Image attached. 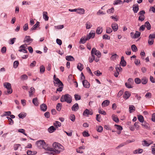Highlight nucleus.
I'll list each match as a JSON object with an SVG mask.
<instances>
[{
  "mask_svg": "<svg viewBox=\"0 0 155 155\" xmlns=\"http://www.w3.org/2000/svg\"><path fill=\"white\" fill-rule=\"evenodd\" d=\"M142 125L146 128H148L149 127V124L146 122H143L142 123Z\"/></svg>",
  "mask_w": 155,
  "mask_h": 155,
  "instance_id": "a19ab883",
  "label": "nucleus"
},
{
  "mask_svg": "<svg viewBox=\"0 0 155 155\" xmlns=\"http://www.w3.org/2000/svg\"><path fill=\"white\" fill-rule=\"evenodd\" d=\"M103 38L104 39L109 40L110 39V37L107 35H104L103 36Z\"/></svg>",
  "mask_w": 155,
  "mask_h": 155,
  "instance_id": "13d9d810",
  "label": "nucleus"
},
{
  "mask_svg": "<svg viewBox=\"0 0 155 155\" xmlns=\"http://www.w3.org/2000/svg\"><path fill=\"white\" fill-rule=\"evenodd\" d=\"M95 35V33H90L88 35H87V38L88 39V40L90 39L91 38H93Z\"/></svg>",
  "mask_w": 155,
  "mask_h": 155,
  "instance_id": "6ab92c4d",
  "label": "nucleus"
},
{
  "mask_svg": "<svg viewBox=\"0 0 155 155\" xmlns=\"http://www.w3.org/2000/svg\"><path fill=\"white\" fill-rule=\"evenodd\" d=\"M106 31L107 33L110 34L112 32V30L111 28L107 27L106 28Z\"/></svg>",
  "mask_w": 155,
  "mask_h": 155,
  "instance_id": "3c124183",
  "label": "nucleus"
},
{
  "mask_svg": "<svg viewBox=\"0 0 155 155\" xmlns=\"http://www.w3.org/2000/svg\"><path fill=\"white\" fill-rule=\"evenodd\" d=\"M139 10V7L138 5H137V6H133V10L134 13H137L138 11Z\"/></svg>",
  "mask_w": 155,
  "mask_h": 155,
  "instance_id": "473e14b6",
  "label": "nucleus"
},
{
  "mask_svg": "<svg viewBox=\"0 0 155 155\" xmlns=\"http://www.w3.org/2000/svg\"><path fill=\"white\" fill-rule=\"evenodd\" d=\"M75 99L76 101L79 100L81 99V96L78 94H75L74 95Z\"/></svg>",
  "mask_w": 155,
  "mask_h": 155,
  "instance_id": "338daca9",
  "label": "nucleus"
},
{
  "mask_svg": "<svg viewBox=\"0 0 155 155\" xmlns=\"http://www.w3.org/2000/svg\"><path fill=\"white\" fill-rule=\"evenodd\" d=\"M4 86L8 90L7 91H4V93L5 94L7 95L12 93V90L10 83L8 82H5L4 84Z\"/></svg>",
  "mask_w": 155,
  "mask_h": 155,
  "instance_id": "20e7f679",
  "label": "nucleus"
},
{
  "mask_svg": "<svg viewBox=\"0 0 155 155\" xmlns=\"http://www.w3.org/2000/svg\"><path fill=\"white\" fill-rule=\"evenodd\" d=\"M120 64L122 66L124 67L126 65V61L124 60V57L122 56L121 57V60L120 62Z\"/></svg>",
  "mask_w": 155,
  "mask_h": 155,
  "instance_id": "f8f14e48",
  "label": "nucleus"
},
{
  "mask_svg": "<svg viewBox=\"0 0 155 155\" xmlns=\"http://www.w3.org/2000/svg\"><path fill=\"white\" fill-rule=\"evenodd\" d=\"M36 144L39 148H43L46 150L51 149L48 145H46V143L43 140H41L38 141L36 142Z\"/></svg>",
  "mask_w": 155,
  "mask_h": 155,
  "instance_id": "f03ea898",
  "label": "nucleus"
},
{
  "mask_svg": "<svg viewBox=\"0 0 155 155\" xmlns=\"http://www.w3.org/2000/svg\"><path fill=\"white\" fill-rule=\"evenodd\" d=\"M115 69L116 71H118V72L121 71L122 69V68L120 67V65L119 64L117 65V66L115 68Z\"/></svg>",
  "mask_w": 155,
  "mask_h": 155,
  "instance_id": "37998d69",
  "label": "nucleus"
},
{
  "mask_svg": "<svg viewBox=\"0 0 155 155\" xmlns=\"http://www.w3.org/2000/svg\"><path fill=\"white\" fill-rule=\"evenodd\" d=\"M131 48L132 51L134 52H136L137 51V49L135 45H133L131 46Z\"/></svg>",
  "mask_w": 155,
  "mask_h": 155,
  "instance_id": "c9c22d12",
  "label": "nucleus"
},
{
  "mask_svg": "<svg viewBox=\"0 0 155 155\" xmlns=\"http://www.w3.org/2000/svg\"><path fill=\"white\" fill-rule=\"evenodd\" d=\"M62 105V104L60 103H58L57 104L56 106V109L58 111H60L61 110Z\"/></svg>",
  "mask_w": 155,
  "mask_h": 155,
  "instance_id": "58836bf2",
  "label": "nucleus"
},
{
  "mask_svg": "<svg viewBox=\"0 0 155 155\" xmlns=\"http://www.w3.org/2000/svg\"><path fill=\"white\" fill-rule=\"evenodd\" d=\"M114 126L116 127L117 129L119 130V131H120L122 130V127L120 125L115 124Z\"/></svg>",
  "mask_w": 155,
  "mask_h": 155,
  "instance_id": "0e129e2a",
  "label": "nucleus"
},
{
  "mask_svg": "<svg viewBox=\"0 0 155 155\" xmlns=\"http://www.w3.org/2000/svg\"><path fill=\"white\" fill-rule=\"evenodd\" d=\"M94 73L97 76H100L102 74V73L100 72V71L99 70H98L97 71H95Z\"/></svg>",
  "mask_w": 155,
  "mask_h": 155,
  "instance_id": "e2e57ef3",
  "label": "nucleus"
},
{
  "mask_svg": "<svg viewBox=\"0 0 155 155\" xmlns=\"http://www.w3.org/2000/svg\"><path fill=\"white\" fill-rule=\"evenodd\" d=\"M148 81V79L146 77H143L141 79V82L142 84H145Z\"/></svg>",
  "mask_w": 155,
  "mask_h": 155,
  "instance_id": "dca6fc26",
  "label": "nucleus"
},
{
  "mask_svg": "<svg viewBox=\"0 0 155 155\" xmlns=\"http://www.w3.org/2000/svg\"><path fill=\"white\" fill-rule=\"evenodd\" d=\"M32 102L35 106H38V103L37 97H35L33 99Z\"/></svg>",
  "mask_w": 155,
  "mask_h": 155,
  "instance_id": "a878e982",
  "label": "nucleus"
},
{
  "mask_svg": "<svg viewBox=\"0 0 155 155\" xmlns=\"http://www.w3.org/2000/svg\"><path fill=\"white\" fill-rule=\"evenodd\" d=\"M93 113L92 111H90L88 109H86L84 111L83 115V116H88V115H92Z\"/></svg>",
  "mask_w": 155,
  "mask_h": 155,
  "instance_id": "423d86ee",
  "label": "nucleus"
},
{
  "mask_svg": "<svg viewBox=\"0 0 155 155\" xmlns=\"http://www.w3.org/2000/svg\"><path fill=\"white\" fill-rule=\"evenodd\" d=\"M145 19L144 15H140L138 18V20L142 21Z\"/></svg>",
  "mask_w": 155,
  "mask_h": 155,
  "instance_id": "864d4df0",
  "label": "nucleus"
},
{
  "mask_svg": "<svg viewBox=\"0 0 155 155\" xmlns=\"http://www.w3.org/2000/svg\"><path fill=\"white\" fill-rule=\"evenodd\" d=\"M112 118L113 120L115 122H118L119 121V120L117 116L115 115L114 114H113L112 116Z\"/></svg>",
  "mask_w": 155,
  "mask_h": 155,
  "instance_id": "c756f323",
  "label": "nucleus"
},
{
  "mask_svg": "<svg viewBox=\"0 0 155 155\" xmlns=\"http://www.w3.org/2000/svg\"><path fill=\"white\" fill-rule=\"evenodd\" d=\"M86 28L87 29H89L92 26V25L89 21L87 22L85 24Z\"/></svg>",
  "mask_w": 155,
  "mask_h": 155,
  "instance_id": "cd10ccee",
  "label": "nucleus"
},
{
  "mask_svg": "<svg viewBox=\"0 0 155 155\" xmlns=\"http://www.w3.org/2000/svg\"><path fill=\"white\" fill-rule=\"evenodd\" d=\"M91 56L89 58V61L90 63L92 62L94 59V55L91 54Z\"/></svg>",
  "mask_w": 155,
  "mask_h": 155,
  "instance_id": "09e8293b",
  "label": "nucleus"
},
{
  "mask_svg": "<svg viewBox=\"0 0 155 155\" xmlns=\"http://www.w3.org/2000/svg\"><path fill=\"white\" fill-rule=\"evenodd\" d=\"M103 31V28L102 27H98L97 29L96 33L97 34H100Z\"/></svg>",
  "mask_w": 155,
  "mask_h": 155,
  "instance_id": "5701e85b",
  "label": "nucleus"
},
{
  "mask_svg": "<svg viewBox=\"0 0 155 155\" xmlns=\"http://www.w3.org/2000/svg\"><path fill=\"white\" fill-rule=\"evenodd\" d=\"M138 119L139 121L141 123H143L144 121L143 117L141 115H138Z\"/></svg>",
  "mask_w": 155,
  "mask_h": 155,
  "instance_id": "72a5a7b5",
  "label": "nucleus"
},
{
  "mask_svg": "<svg viewBox=\"0 0 155 155\" xmlns=\"http://www.w3.org/2000/svg\"><path fill=\"white\" fill-rule=\"evenodd\" d=\"M40 22L37 21L36 23L32 27L31 29V31L35 30L36 28L39 26Z\"/></svg>",
  "mask_w": 155,
  "mask_h": 155,
  "instance_id": "4be33fe9",
  "label": "nucleus"
},
{
  "mask_svg": "<svg viewBox=\"0 0 155 155\" xmlns=\"http://www.w3.org/2000/svg\"><path fill=\"white\" fill-rule=\"evenodd\" d=\"M88 40L87 37L85 38V37L81 38L79 41V43L80 44H84L85 43L87 40Z\"/></svg>",
  "mask_w": 155,
  "mask_h": 155,
  "instance_id": "f3484780",
  "label": "nucleus"
},
{
  "mask_svg": "<svg viewBox=\"0 0 155 155\" xmlns=\"http://www.w3.org/2000/svg\"><path fill=\"white\" fill-rule=\"evenodd\" d=\"M145 97L147 98H151V94L150 92H147L145 95Z\"/></svg>",
  "mask_w": 155,
  "mask_h": 155,
  "instance_id": "69168bd1",
  "label": "nucleus"
},
{
  "mask_svg": "<svg viewBox=\"0 0 155 155\" xmlns=\"http://www.w3.org/2000/svg\"><path fill=\"white\" fill-rule=\"evenodd\" d=\"M79 106L77 103L74 104L71 107V109L73 111H77L79 109Z\"/></svg>",
  "mask_w": 155,
  "mask_h": 155,
  "instance_id": "9d476101",
  "label": "nucleus"
},
{
  "mask_svg": "<svg viewBox=\"0 0 155 155\" xmlns=\"http://www.w3.org/2000/svg\"><path fill=\"white\" fill-rule=\"evenodd\" d=\"M77 67L78 70L81 71L83 69V65L81 63H79L78 64Z\"/></svg>",
  "mask_w": 155,
  "mask_h": 155,
  "instance_id": "2f4dec72",
  "label": "nucleus"
},
{
  "mask_svg": "<svg viewBox=\"0 0 155 155\" xmlns=\"http://www.w3.org/2000/svg\"><path fill=\"white\" fill-rule=\"evenodd\" d=\"M140 34H141L140 32L137 31H136V32L135 33V35H134V36H135L134 37V38H137L139 37L140 35Z\"/></svg>",
  "mask_w": 155,
  "mask_h": 155,
  "instance_id": "8fccbe9b",
  "label": "nucleus"
},
{
  "mask_svg": "<svg viewBox=\"0 0 155 155\" xmlns=\"http://www.w3.org/2000/svg\"><path fill=\"white\" fill-rule=\"evenodd\" d=\"M45 71V68L43 65H41L40 67V72L41 73L43 74Z\"/></svg>",
  "mask_w": 155,
  "mask_h": 155,
  "instance_id": "ea45409f",
  "label": "nucleus"
},
{
  "mask_svg": "<svg viewBox=\"0 0 155 155\" xmlns=\"http://www.w3.org/2000/svg\"><path fill=\"white\" fill-rule=\"evenodd\" d=\"M20 78L22 80H26L28 79V76L26 74H23L21 76Z\"/></svg>",
  "mask_w": 155,
  "mask_h": 155,
  "instance_id": "a18cd8bd",
  "label": "nucleus"
},
{
  "mask_svg": "<svg viewBox=\"0 0 155 155\" xmlns=\"http://www.w3.org/2000/svg\"><path fill=\"white\" fill-rule=\"evenodd\" d=\"M135 107L133 105H130L129 107V110L130 113H131L135 110Z\"/></svg>",
  "mask_w": 155,
  "mask_h": 155,
  "instance_id": "bb28decb",
  "label": "nucleus"
},
{
  "mask_svg": "<svg viewBox=\"0 0 155 155\" xmlns=\"http://www.w3.org/2000/svg\"><path fill=\"white\" fill-rule=\"evenodd\" d=\"M75 116L74 114H71V115L70 119L72 121L74 122L75 121Z\"/></svg>",
  "mask_w": 155,
  "mask_h": 155,
  "instance_id": "680f3d73",
  "label": "nucleus"
},
{
  "mask_svg": "<svg viewBox=\"0 0 155 155\" xmlns=\"http://www.w3.org/2000/svg\"><path fill=\"white\" fill-rule=\"evenodd\" d=\"M54 84L55 86H56V84H58V87H63V85L61 81L58 82H54Z\"/></svg>",
  "mask_w": 155,
  "mask_h": 155,
  "instance_id": "79ce46f5",
  "label": "nucleus"
},
{
  "mask_svg": "<svg viewBox=\"0 0 155 155\" xmlns=\"http://www.w3.org/2000/svg\"><path fill=\"white\" fill-rule=\"evenodd\" d=\"M23 30L24 31H27L28 28V24L27 23L25 24L23 27Z\"/></svg>",
  "mask_w": 155,
  "mask_h": 155,
  "instance_id": "774afa93",
  "label": "nucleus"
},
{
  "mask_svg": "<svg viewBox=\"0 0 155 155\" xmlns=\"http://www.w3.org/2000/svg\"><path fill=\"white\" fill-rule=\"evenodd\" d=\"M82 84L84 87L86 88H88L90 86V84L87 80H84L82 81Z\"/></svg>",
  "mask_w": 155,
  "mask_h": 155,
  "instance_id": "0eeeda50",
  "label": "nucleus"
},
{
  "mask_svg": "<svg viewBox=\"0 0 155 155\" xmlns=\"http://www.w3.org/2000/svg\"><path fill=\"white\" fill-rule=\"evenodd\" d=\"M11 114V112L10 111H5L4 112L3 114L2 115V117L5 116H9Z\"/></svg>",
  "mask_w": 155,
  "mask_h": 155,
  "instance_id": "f704fd0d",
  "label": "nucleus"
},
{
  "mask_svg": "<svg viewBox=\"0 0 155 155\" xmlns=\"http://www.w3.org/2000/svg\"><path fill=\"white\" fill-rule=\"evenodd\" d=\"M142 144L143 146L148 147L150 145V144L148 143L146 140H144L142 142Z\"/></svg>",
  "mask_w": 155,
  "mask_h": 155,
  "instance_id": "e433bc0d",
  "label": "nucleus"
},
{
  "mask_svg": "<svg viewBox=\"0 0 155 155\" xmlns=\"http://www.w3.org/2000/svg\"><path fill=\"white\" fill-rule=\"evenodd\" d=\"M33 40V39L31 38L30 36H26L25 38L24 42L25 43L31 42Z\"/></svg>",
  "mask_w": 155,
  "mask_h": 155,
  "instance_id": "1a4fd4ad",
  "label": "nucleus"
},
{
  "mask_svg": "<svg viewBox=\"0 0 155 155\" xmlns=\"http://www.w3.org/2000/svg\"><path fill=\"white\" fill-rule=\"evenodd\" d=\"M122 1L121 0H115L113 4L114 5H117V4H122Z\"/></svg>",
  "mask_w": 155,
  "mask_h": 155,
  "instance_id": "4c0bfd02",
  "label": "nucleus"
},
{
  "mask_svg": "<svg viewBox=\"0 0 155 155\" xmlns=\"http://www.w3.org/2000/svg\"><path fill=\"white\" fill-rule=\"evenodd\" d=\"M40 108L42 111H45L47 109V106L45 104H43L40 105Z\"/></svg>",
  "mask_w": 155,
  "mask_h": 155,
  "instance_id": "4468645a",
  "label": "nucleus"
},
{
  "mask_svg": "<svg viewBox=\"0 0 155 155\" xmlns=\"http://www.w3.org/2000/svg\"><path fill=\"white\" fill-rule=\"evenodd\" d=\"M103 128L102 126H99L97 128V131L99 132H101L103 131Z\"/></svg>",
  "mask_w": 155,
  "mask_h": 155,
  "instance_id": "6e6d98bb",
  "label": "nucleus"
},
{
  "mask_svg": "<svg viewBox=\"0 0 155 155\" xmlns=\"http://www.w3.org/2000/svg\"><path fill=\"white\" fill-rule=\"evenodd\" d=\"M19 64V62L18 61H14L13 64L14 67L15 68H16Z\"/></svg>",
  "mask_w": 155,
  "mask_h": 155,
  "instance_id": "bf43d9fd",
  "label": "nucleus"
},
{
  "mask_svg": "<svg viewBox=\"0 0 155 155\" xmlns=\"http://www.w3.org/2000/svg\"><path fill=\"white\" fill-rule=\"evenodd\" d=\"M131 94L128 91H126L123 95V97L125 99H127L130 96Z\"/></svg>",
  "mask_w": 155,
  "mask_h": 155,
  "instance_id": "9b49d317",
  "label": "nucleus"
},
{
  "mask_svg": "<svg viewBox=\"0 0 155 155\" xmlns=\"http://www.w3.org/2000/svg\"><path fill=\"white\" fill-rule=\"evenodd\" d=\"M52 146L53 148L50 147L51 149L48 150V151H50V153L53 155L60 153L64 150L63 147L58 143H54L52 144Z\"/></svg>",
  "mask_w": 155,
  "mask_h": 155,
  "instance_id": "f257e3e1",
  "label": "nucleus"
},
{
  "mask_svg": "<svg viewBox=\"0 0 155 155\" xmlns=\"http://www.w3.org/2000/svg\"><path fill=\"white\" fill-rule=\"evenodd\" d=\"M145 27H146L148 30H150L151 29V25L148 21L146 22L144 24Z\"/></svg>",
  "mask_w": 155,
  "mask_h": 155,
  "instance_id": "c85d7f7f",
  "label": "nucleus"
},
{
  "mask_svg": "<svg viewBox=\"0 0 155 155\" xmlns=\"http://www.w3.org/2000/svg\"><path fill=\"white\" fill-rule=\"evenodd\" d=\"M91 54L97 56L98 58H100L101 56V52L96 49L95 48H93L91 51Z\"/></svg>",
  "mask_w": 155,
  "mask_h": 155,
  "instance_id": "39448f33",
  "label": "nucleus"
},
{
  "mask_svg": "<svg viewBox=\"0 0 155 155\" xmlns=\"http://www.w3.org/2000/svg\"><path fill=\"white\" fill-rule=\"evenodd\" d=\"M48 13L46 12H43V17L45 21H48V20L49 17L47 15Z\"/></svg>",
  "mask_w": 155,
  "mask_h": 155,
  "instance_id": "b1692460",
  "label": "nucleus"
},
{
  "mask_svg": "<svg viewBox=\"0 0 155 155\" xmlns=\"http://www.w3.org/2000/svg\"><path fill=\"white\" fill-rule=\"evenodd\" d=\"M31 90L29 91L30 97H31L33 94L35 92V89L33 87H31L30 88Z\"/></svg>",
  "mask_w": 155,
  "mask_h": 155,
  "instance_id": "2eb2a0df",
  "label": "nucleus"
},
{
  "mask_svg": "<svg viewBox=\"0 0 155 155\" xmlns=\"http://www.w3.org/2000/svg\"><path fill=\"white\" fill-rule=\"evenodd\" d=\"M60 101L62 102H66L68 104L71 103L72 101L71 96L68 94H66L62 96L61 98Z\"/></svg>",
  "mask_w": 155,
  "mask_h": 155,
  "instance_id": "7ed1b4c3",
  "label": "nucleus"
},
{
  "mask_svg": "<svg viewBox=\"0 0 155 155\" xmlns=\"http://www.w3.org/2000/svg\"><path fill=\"white\" fill-rule=\"evenodd\" d=\"M98 112L100 114L104 115H105L106 114V112L104 111L101 110L100 108L98 109Z\"/></svg>",
  "mask_w": 155,
  "mask_h": 155,
  "instance_id": "5fc2aeb1",
  "label": "nucleus"
},
{
  "mask_svg": "<svg viewBox=\"0 0 155 155\" xmlns=\"http://www.w3.org/2000/svg\"><path fill=\"white\" fill-rule=\"evenodd\" d=\"M154 42V40L152 39L149 38L148 43L150 45H151L153 44Z\"/></svg>",
  "mask_w": 155,
  "mask_h": 155,
  "instance_id": "052dcab7",
  "label": "nucleus"
},
{
  "mask_svg": "<svg viewBox=\"0 0 155 155\" xmlns=\"http://www.w3.org/2000/svg\"><path fill=\"white\" fill-rule=\"evenodd\" d=\"M25 130L22 129H20L18 130V131L19 132L25 135V136H27V134L25 132Z\"/></svg>",
  "mask_w": 155,
  "mask_h": 155,
  "instance_id": "de8ad7c7",
  "label": "nucleus"
},
{
  "mask_svg": "<svg viewBox=\"0 0 155 155\" xmlns=\"http://www.w3.org/2000/svg\"><path fill=\"white\" fill-rule=\"evenodd\" d=\"M114 12V8L113 7H112L110 9H108L107 10V12L108 14H110L113 13Z\"/></svg>",
  "mask_w": 155,
  "mask_h": 155,
  "instance_id": "49530a36",
  "label": "nucleus"
},
{
  "mask_svg": "<svg viewBox=\"0 0 155 155\" xmlns=\"http://www.w3.org/2000/svg\"><path fill=\"white\" fill-rule=\"evenodd\" d=\"M16 39V38H15L10 39L9 40V44L11 45L13 44Z\"/></svg>",
  "mask_w": 155,
  "mask_h": 155,
  "instance_id": "603ef678",
  "label": "nucleus"
},
{
  "mask_svg": "<svg viewBox=\"0 0 155 155\" xmlns=\"http://www.w3.org/2000/svg\"><path fill=\"white\" fill-rule=\"evenodd\" d=\"M77 13L80 14H83L84 13V10L83 8H77Z\"/></svg>",
  "mask_w": 155,
  "mask_h": 155,
  "instance_id": "aec40b11",
  "label": "nucleus"
},
{
  "mask_svg": "<svg viewBox=\"0 0 155 155\" xmlns=\"http://www.w3.org/2000/svg\"><path fill=\"white\" fill-rule=\"evenodd\" d=\"M66 59L68 61H74V57L71 55L66 56Z\"/></svg>",
  "mask_w": 155,
  "mask_h": 155,
  "instance_id": "393cba45",
  "label": "nucleus"
},
{
  "mask_svg": "<svg viewBox=\"0 0 155 155\" xmlns=\"http://www.w3.org/2000/svg\"><path fill=\"white\" fill-rule=\"evenodd\" d=\"M56 130V128H55L53 126H51L48 129V131L49 133H52L55 131Z\"/></svg>",
  "mask_w": 155,
  "mask_h": 155,
  "instance_id": "412c9836",
  "label": "nucleus"
},
{
  "mask_svg": "<svg viewBox=\"0 0 155 155\" xmlns=\"http://www.w3.org/2000/svg\"><path fill=\"white\" fill-rule=\"evenodd\" d=\"M134 81L136 84H139L141 83V80L139 78H137L135 79Z\"/></svg>",
  "mask_w": 155,
  "mask_h": 155,
  "instance_id": "c03bdc74",
  "label": "nucleus"
},
{
  "mask_svg": "<svg viewBox=\"0 0 155 155\" xmlns=\"http://www.w3.org/2000/svg\"><path fill=\"white\" fill-rule=\"evenodd\" d=\"M7 118L9 122V124L10 125H12L14 124V121L11 118L7 117Z\"/></svg>",
  "mask_w": 155,
  "mask_h": 155,
  "instance_id": "4d7b16f0",
  "label": "nucleus"
},
{
  "mask_svg": "<svg viewBox=\"0 0 155 155\" xmlns=\"http://www.w3.org/2000/svg\"><path fill=\"white\" fill-rule=\"evenodd\" d=\"M111 27L114 31V32L117 31L118 29V26L117 23H113L111 25Z\"/></svg>",
  "mask_w": 155,
  "mask_h": 155,
  "instance_id": "6e6552de",
  "label": "nucleus"
},
{
  "mask_svg": "<svg viewBox=\"0 0 155 155\" xmlns=\"http://www.w3.org/2000/svg\"><path fill=\"white\" fill-rule=\"evenodd\" d=\"M54 125L56 127L58 128V127H60L61 126V123L58 121H56L54 123Z\"/></svg>",
  "mask_w": 155,
  "mask_h": 155,
  "instance_id": "7c9ffc66",
  "label": "nucleus"
},
{
  "mask_svg": "<svg viewBox=\"0 0 155 155\" xmlns=\"http://www.w3.org/2000/svg\"><path fill=\"white\" fill-rule=\"evenodd\" d=\"M37 153V152L35 151H31L30 150H28L27 152L28 155H35Z\"/></svg>",
  "mask_w": 155,
  "mask_h": 155,
  "instance_id": "a211bd4d",
  "label": "nucleus"
},
{
  "mask_svg": "<svg viewBox=\"0 0 155 155\" xmlns=\"http://www.w3.org/2000/svg\"><path fill=\"white\" fill-rule=\"evenodd\" d=\"M110 101L108 100H106L102 103L101 105L103 107H105L108 106L110 104Z\"/></svg>",
  "mask_w": 155,
  "mask_h": 155,
  "instance_id": "ddd939ff",
  "label": "nucleus"
}]
</instances>
